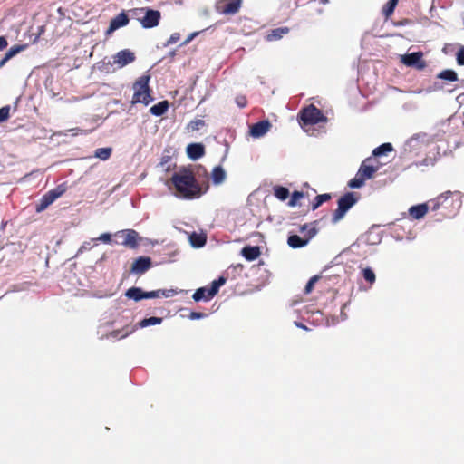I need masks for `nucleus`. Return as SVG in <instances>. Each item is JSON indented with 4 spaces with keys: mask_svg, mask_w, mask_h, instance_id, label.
I'll return each mask as SVG.
<instances>
[{
    "mask_svg": "<svg viewBox=\"0 0 464 464\" xmlns=\"http://www.w3.org/2000/svg\"><path fill=\"white\" fill-rule=\"evenodd\" d=\"M364 178H362L358 172L356 173L355 177L349 180L348 186L351 188H362L365 183Z\"/></svg>",
    "mask_w": 464,
    "mask_h": 464,
    "instance_id": "33",
    "label": "nucleus"
},
{
    "mask_svg": "<svg viewBox=\"0 0 464 464\" xmlns=\"http://www.w3.org/2000/svg\"><path fill=\"white\" fill-rule=\"evenodd\" d=\"M304 197V193L301 191H294L291 195V198L288 202L289 207H295L297 204V201L301 199Z\"/></svg>",
    "mask_w": 464,
    "mask_h": 464,
    "instance_id": "37",
    "label": "nucleus"
},
{
    "mask_svg": "<svg viewBox=\"0 0 464 464\" xmlns=\"http://www.w3.org/2000/svg\"><path fill=\"white\" fill-rule=\"evenodd\" d=\"M226 283V278L224 276H219L218 279L214 280L211 283L209 288H208V298H213L219 291V288L224 285Z\"/></svg>",
    "mask_w": 464,
    "mask_h": 464,
    "instance_id": "21",
    "label": "nucleus"
},
{
    "mask_svg": "<svg viewBox=\"0 0 464 464\" xmlns=\"http://www.w3.org/2000/svg\"><path fill=\"white\" fill-rule=\"evenodd\" d=\"M116 236L122 237L121 244L130 248H136L138 246L139 234L133 229H124L116 233Z\"/></svg>",
    "mask_w": 464,
    "mask_h": 464,
    "instance_id": "10",
    "label": "nucleus"
},
{
    "mask_svg": "<svg viewBox=\"0 0 464 464\" xmlns=\"http://www.w3.org/2000/svg\"><path fill=\"white\" fill-rule=\"evenodd\" d=\"M207 296H208V287H199L195 291V293L192 295V298L194 299L195 302L208 301L211 299Z\"/></svg>",
    "mask_w": 464,
    "mask_h": 464,
    "instance_id": "29",
    "label": "nucleus"
},
{
    "mask_svg": "<svg viewBox=\"0 0 464 464\" xmlns=\"http://www.w3.org/2000/svg\"><path fill=\"white\" fill-rule=\"evenodd\" d=\"M95 241H102V243L109 244L111 241V234L103 233L99 237L94 238Z\"/></svg>",
    "mask_w": 464,
    "mask_h": 464,
    "instance_id": "46",
    "label": "nucleus"
},
{
    "mask_svg": "<svg viewBox=\"0 0 464 464\" xmlns=\"http://www.w3.org/2000/svg\"><path fill=\"white\" fill-rule=\"evenodd\" d=\"M236 102L240 108H244L246 105V99L244 96L236 98Z\"/></svg>",
    "mask_w": 464,
    "mask_h": 464,
    "instance_id": "51",
    "label": "nucleus"
},
{
    "mask_svg": "<svg viewBox=\"0 0 464 464\" xmlns=\"http://www.w3.org/2000/svg\"><path fill=\"white\" fill-rule=\"evenodd\" d=\"M437 78L449 81V82H456L459 80L458 73L452 70V69H446L441 71L438 75Z\"/></svg>",
    "mask_w": 464,
    "mask_h": 464,
    "instance_id": "25",
    "label": "nucleus"
},
{
    "mask_svg": "<svg viewBox=\"0 0 464 464\" xmlns=\"http://www.w3.org/2000/svg\"><path fill=\"white\" fill-rule=\"evenodd\" d=\"M307 228H308V224H304L303 226H301L300 231L304 232V231L307 230Z\"/></svg>",
    "mask_w": 464,
    "mask_h": 464,
    "instance_id": "57",
    "label": "nucleus"
},
{
    "mask_svg": "<svg viewBox=\"0 0 464 464\" xmlns=\"http://www.w3.org/2000/svg\"><path fill=\"white\" fill-rule=\"evenodd\" d=\"M456 60H457V63L459 65H464V46L461 45L457 53H456Z\"/></svg>",
    "mask_w": 464,
    "mask_h": 464,
    "instance_id": "44",
    "label": "nucleus"
},
{
    "mask_svg": "<svg viewBox=\"0 0 464 464\" xmlns=\"http://www.w3.org/2000/svg\"><path fill=\"white\" fill-rule=\"evenodd\" d=\"M189 241L192 246L202 247L206 244V237L194 232L190 235Z\"/></svg>",
    "mask_w": 464,
    "mask_h": 464,
    "instance_id": "28",
    "label": "nucleus"
},
{
    "mask_svg": "<svg viewBox=\"0 0 464 464\" xmlns=\"http://www.w3.org/2000/svg\"><path fill=\"white\" fill-rule=\"evenodd\" d=\"M321 3L324 4V5H326L329 3V0H321Z\"/></svg>",
    "mask_w": 464,
    "mask_h": 464,
    "instance_id": "59",
    "label": "nucleus"
},
{
    "mask_svg": "<svg viewBox=\"0 0 464 464\" xmlns=\"http://www.w3.org/2000/svg\"><path fill=\"white\" fill-rule=\"evenodd\" d=\"M338 322L335 318H333V324H335Z\"/></svg>",
    "mask_w": 464,
    "mask_h": 464,
    "instance_id": "62",
    "label": "nucleus"
},
{
    "mask_svg": "<svg viewBox=\"0 0 464 464\" xmlns=\"http://www.w3.org/2000/svg\"><path fill=\"white\" fill-rule=\"evenodd\" d=\"M144 299H150V298H158L160 297V290H154V291H144Z\"/></svg>",
    "mask_w": 464,
    "mask_h": 464,
    "instance_id": "45",
    "label": "nucleus"
},
{
    "mask_svg": "<svg viewBox=\"0 0 464 464\" xmlns=\"http://www.w3.org/2000/svg\"><path fill=\"white\" fill-rule=\"evenodd\" d=\"M135 59L136 56L132 51L130 49H124L116 53L108 61L104 59L101 69L106 72H110L115 70V68H113L114 66H116L117 69L123 68L124 66L133 63Z\"/></svg>",
    "mask_w": 464,
    "mask_h": 464,
    "instance_id": "2",
    "label": "nucleus"
},
{
    "mask_svg": "<svg viewBox=\"0 0 464 464\" xmlns=\"http://www.w3.org/2000/svg\"><path fill=\"white\" fill-rule=\"evenodd\" d=\"M133 12L141 26L145 29L154 28L160 24L161 14L158 10L142 7L134 9Z\"/></svg>",
    "mask_w": 464,
    "mask_h": 464,
    "instance_id": "4",
    "label": "nucleus"
},
{
    "mask_svg": "<svg viewBox=\"0 0 464 464\" xmlns=\"http://www.w3.org/2000/svg\"><path fill=\"white\" fill-rule=\"evenodd\" d=\"M144 291L140 287H130L125 292V296L129 299L134 300L135 302H139L144 299Z\"/></svg>",
    "mask_w": 464,
    "mask_h": 464,
    "instance_id": "23",
    "label": "nucleus"
},
{
    "mask_svg": "<svg viewBox=\"0 0 464 464\" xmlns=\"http://www.w3.org/2000/svg\"><path fill=\"white\" fill-rule=\"evenodd\" d=\"M325 120L326 118L322 111L313 104L304 108L299 112V121L302 126L314 125Z\"/></svg>",
    "mask_w": 464,
    "mask_h": 464,
    "instance_id": "6",
    "label": "nucleus"
},
{
    "mask_svg": "<svg viewBox=\"0 0 464 464\" xmlns=\"http://www.w3.org/2000/svg\"><path fill=\"white\" fill-rule=\"evenodd\" d=\"M295 324L298 327V328H301V329H304V330H308L307 326L304 325V324L302 323H298V322H295Z\"/></svg>",
    "mask_w": 464,
    "mask_h": 464,
    "instance_id": "56",
    "label": "nucleus"
},
{
    "mask_svg": "<svg viewBox=\"0 0 464 464\" xmlns=\"http://www.w3.org/2000/svg\"><path fill=\"white\" fill-rule=\"evenodd\" d=\"M227 178V173L221 166H216L211 172V179L214 185L222 184Z\"/></svg>",
    "mask_w": 464,
    "mask_h": 464,
    "instance_id": "20",
    "label": "nucleus"
},
{
    "mask_svg": "<svg viewBox=\"0 0 464 464\" xmlns=\"http://www.w3.org/2000/svg\"><path fill=\"white\" fill-rule=\"evenodd\" d=\"M150 79V77L149 75H143L135 82L133 84L134 94L132 103H143L148 105L154 100L150 95L149 86Z\"/></svg>",
    "mask_w": 464,
    "mask_h": 464,
    "instance_id": "3",
    "label": "nucleus"
},
{
    "mask_svg": "<svg viewBox=\"0 0 464 464\" xmlns=\"http://www.w3.org/2000/svg\"><path fill=\"white\" fill-rule=\"evenodd\" d=\"M174 55H175V51H172V52L169 53V56L170 57H173Z\"/></svg>",
    "mask_w": 464,
    "mask_h": 464,
    "instance_id": "60",
    "label": "nucleus"
},
{
    "mask_svg": "<svg viewBox=\"0 0 464 464\" xmlns=\"http://www.w3.org/2000/svg\"><path fill=\"white\" fill-rule=\"evenodd\" d=\"M26 46H27L26 44H16V45H14L5 53V55L9 59H12L15 55H17L19 53H21L22 51L25 50Z\"/></svg>",
    "mask_w": 464,
    "mask_h": 464,
    "instance_id": "34",
    "label": "nucleus"
},
{
    "mask_svg": "<svg viewBox=\"0 0 464 464\" xmlns=\"http://www.w3.org/2000/svg\"><path fill=\"white\" fill-rule=\"evenodd\" d=\"M189 319L191 320H198V319H202V318H205L206 317V314L204 313H199V312H192L190 314H189Z\"/></svg>",
    "mask_w": 464,
    "mask_h": 464,
    "instance_id": "50",
    "label": "nucleus"
},
{
    "mask_svg": "<svg viewBox=\"0 0 464 464\" xmlns=\"http://www.w3.org/2000/svg\"><path fill=\"white\" fill-rule=\"evenodd\" d=\"M425 134L417 133L411 136L409 140L404 143V150L405 151H413L420 148V143L423 141Z\"/></svg>",
    "mask_w": 464,
    "mask_h": 464,
    "instance_id": "15",
    "label": "nucleus"
},
{
    "mask_svg": "<svg viewBox=\"0 0 464 464\" xmlns=\"http://www.w3.org/2000/svg\"><path fill=\"white\" fill-rule=\"evenodd\" d=\"M170 182L175 188L174 195L181 199L198 198L205 193L192 170L186 168L173 173Z\"/></svg>",
    "mask_w": 464,
    "mask_h": 464,
    "instance_id": "1",
    "label": "nucleus"
},
{
    "mask_svg": "<svg viewBox=\"0 0 464 464\" xmlns=\"http://www.w3.org/2000/svg\"><path fill=\"white\" fill-rule=\"evenodd\" d=\"M52 203L48 201V199L43 196L40 202L36 205L35 210L36 212L40 213L46 209Z\"/></svg>",
    "mask_w": 464,
    "mask_h": 464,
    "instance_id": "40",
    "label": "nucleus"
},
{
    "mask_svg": "<svg viewBox=\"0 0 464 464\" xmlns=\"http://www.w3.org/2000/svg\"><path fill=\"white\" fill-rule=\"evenodd\" d=\"M198 34V33L197 32L190 34L188 37L181 44V45L188 44Z\"/></svg>",
    "mask_w": 464,
    "mask_h": 464,
    "instance_id": "52",
    "label": "nucleus"
},
{
    "mask_svg": "<svg viewBox=\"0 0 464 464\" xmlns=\"http://www.w3.org/2000/svg\"><path fill=\"white\" fill-rule=\"evenodd\" d=\"M428 210H429L428 205L426 203H422V204L411 206L409 208V214L414 219H420L427 214Z\"/></svg>",
    "mask_w": 464,
    "mask_h": 464,
    "instance_id": "16",
    "label": "nucleus"
},
{
    "mask_svg": "<svg viewBox=\"0 0 464 464\" xmlns=\"http://www.w3.org/2000/svg\"><path fill=\"white\" fill-rule=\"evenodd\" d=\"M439 208V204H435L433 207V210L437 209Z\"/></svg>",
    "mask_w": 464,
    "mask_h": 464,
    "instance_id": "61",
    "label": "nucleus"
},
{
    "mask_svg": "<svg viewBox=\"0 0 464 464\" xmlns=\"http://www.w3.org/2000/svg\"><path fill=\"white\" fill-rule=\"evenodd\" d=\"M242 256L248 261H254L260 256V248L257 246H246L241 250Z\"/></svg>",
    "mask_w": 464,
    "mask_h": 464,
    "instance_id": "18",
    "label": "nucleus"
},
{
    "mask_svg": "<svg viewBox=\"0 0 464 464\" xmlns=\"http://www.w3.org/2000/svg\"><path fill=\"white\" fill-rule=\"evenodd\" d=\"M398 2L399 0H389L382 7V14L385 17L391 16L393 14L394 9L398 5Z\"/></svg>",
    "mask_w": 464,
    "mask_h": 464,
    "instance_id": "31",
    "label": "nucleus"
},
{
    "mask_svg": "<svg viewBox=\"0 0 464 464\" xmlns=\"http://www.w3.org/2000/svg\"><path fill=\"white\" fill-rule=\"evenodd\" d=\"M169 109L168 101H161L150 109V112L154 116H162Z\"/></svg>",
    "mask_w": 464,
    "mask_h": 464,
    "instance_id": "24",
    "label": "nucleus"
},
{
    "mask_svg": "<svg viewBox=\"0 0 464 464\" xmlns=\"http://www.w3.org/2000/svg\"><path fill=\"white\" fill-rule=\"evenodd\" d=\"M320 279V276H312L309 281L307 282L305 287H304V293L305 294H310L313 289H314V286L315 285V283Z\"/></svg>",
    "mask_w": 464,
    "mask_h": 464,
    "instance_id": "38",
    "label": "nucleus"
},
{
    "mask_svg": "<svg viewBox=\"0 0 464 464\" xmlns=\"http://www.w3.org/2000/svg\"><path fill=\"white\" fill-rule=\"evenodd\" d=\"M271 123L267 120L260 121L253 124L250 128V135L254 138L263 137L271 128Z\"/></svg>",
    "mask_w": 464,
    "mask_h": 464,
    "instance_id": "12",
    "label": "nucleus"
},
{
    "mask_svg": "<svg viewBox=\"0 0 464 464\" xmlns=\"http://www.w3.org/2000/svg\"><path fill=\"white\" fill-rule=\"evenodd\" d=\"M10 59L5 54V56L0 60V68H2Z\"/></svg>",
    "mask_w": 464,
    "mask_h": 464,
    "instance_id": "55",
    "label": "nucleus"
},
{
    "mask_svg": "<svg viewBox=\"0 0 464 464\" xmlns=\"http://www.w3.org/2000/svg\"><path fill=\"white\" fill-rule=\"evenodd\" d=\"M377 171V168L373 166L367 165L365 161H362L358 173L364 178V179H370L373 177L374 173Z\"/></svg>",
    "mask_w": 464,
    "mask_h": 464,
    "instance_id": "22",
    "label": "nucleus"
},
{
    "mask_svg": "<svg viewBox=\"0 0 464 464\" xmlns=\"http://www.w3.org/2000/svg\"><path fill=\"white\" fill-rule=\"evenodd\" d=\"M129 21H130V19H129L128 15L124 12H121V14H119L118 15H116L114 18H112L111 20L109 28L107 30V34H111L114 31L118 30L119 28L127 25Z\"/></svg>",
    "mask_w": 464,
    "mask_h": 464,
    "instance_id": "13",
    "label": "nucleus"
},
{
    "mask_svg": "<svg viewBox=\"0 0 464 464\" xmlns=\"http://www.w3.org/2000/svg\"><path fill=\"white\" fill-rule=\"evenodd\" d=\"M92 248V246H91V243L90 242H84L81 247L78 249L77 251V254L75 255V256H77L78 255L83 253L84 251L86 250H89Z\"/></svg>",
    "mask_w": 464,
    "mask_h": 464,
    "instance_id": "49",
    "label": "nucleus"
},
{
    "mask_svg": "<svg viewBox=\"0 0 464 464\" xmlns=\"http://www.w3.org/2000/svg\"><path fill=\"white\" fill-rule=\"evenodd\" d=\"M289 31V28L286 26L275 28L266 35V40L267 42L278 41L287 34Z\"/></svg>",
    "mask_w": 464,
    "mask_h": 464,
    "instance_id": "17",
    "label": "nucleus"
},
{
    "mask_svg": "<svg viewBox=\"0 0 464 464\" xmlns=\"http://www.w3.org/2000/svg\"><path fill=\"white\" fill-rule=\"evenodd\" d=\"M152 266V261L150 256H139L136 258L130 267V273L134 275H142L148 271Z\"/></svg>",
    "mask_w": 464,
    "mask_h": 464,
    "instance_id": "11",
    "label": "nucleus"
},
{
    "mask_svg": "<svg viewBox=\"0 0 464 464\" xmlns=\"http://www.w3.org/2000/svg\"><path fill=\"white\" fill-rule=\"evenodd\" d=\"M170 160L171 159L169 156H162L160 159V162L158 164V167L164 171H169L170 169V165H169Z\"/></svg>",
    "mask_w": 464,
    "mask_h": 464,
    "instance_id": "39",
    "label": "nucleus"
},
{
    "mask_svg": "<svg viewBox=\"0 0 464 464\" xmlns=\"http://www.w3.org/2000/svg\"><path fill=\"white\" fill-rule=\"evenodd\" d=\"M274 194L278 199L284 201L289 197V189L283 186H275Z\"/></svg>",
    "mask_w": 464,
    "mask_h": 464,
    "instance_id": "32",
    "label": "nucleus"
},
{
    "mask_svg": "<svg viewBox=\"0 0 464 464\" xmlns=\"http://www.w3.org/2000/svg\"><path fill=\"white\" fill-rule=\"evenodd\" d=\"M362 276H363V278H364L367 282H369V283H371V284H372V283H374V282H375V279H376V277H375V274H374V272L372 271V268H370V267H366V268H364V269L362 270Z\"/></svg>",
    "mask_w": 464,
    "mask_h": 464,
    "instance_id": "36",
    "label": "nucleus"
},
{
    "mask_svg": "<svg viewBox=\"0 0 464 464\" xmlns=\"http://www.w3.org/2000/svg\"><path fill=\"white\" fill-rule=\"evenodd\" d=\"M331 198V196L329 194H321L314 198V201L312 205V209L315 210L318 208L323 203L326 202Z\"/></svg>",
    "mask_w": 464,
    "mask_h": 464,
    "instance_id": "35",
    "label": "nucleus"
},
{
    "mask_svg": "<svg viewBox=\"0 0 464 464\" xmlns=\"http://www.w3.org/2000/svg\"><path fill=\"white\" fill-rule=\"evenodd\" d=\"M423 53L421 52H413L401 56V62L409 67L418 70H423L426 63L422 60Z\"/></svg>",
    "mask_w": 464,
    "mask_h": 464,
    "instance_id": "9",
    "label": "nucleus"
},
{
    "mask_svg": "<svg viewBox=\"0 0 464 464\" xmlns=\"http://www.w3.org/2000/svg\"><path fill=\"white\" fill-rule=\"evenodd\" d=\"M242 5V0H219L216 4V10L225 15L236 14Z\"/></svg>",
    "mask_w": 464,
    "mask_h": 464,
    "instance_id": "7",
    "label": "nucleus"
},
{
    "mask_svg": "<svg viewBox=\"0 0 464 464\" xmlns=\"http://www.w3.org/2000/svg\"><path fill=\"white\" fill-rule=\"evenodd\" d=\"M358 201V198L355 197L353 192H347L343 196H342L337 201V209L334 211V216L332 218V222L336 224L341 219L343 218L347 211L353 208L356 202Z\"/></svg>",
    "mask_w": 464,
    "mask_h": 464,
    "instance_id": "5",
    "label": "nucleus"
},
{
    "mask_svg": "<svg viewBox=\"0 0 464 464\" xmlns=\"http://www.w3.org/2000/svg\"><path fill=\"white\" fill-rule=\"evenodd\" d=\"M112 152V149L110 147L99 148L95 150L94 156L102 160H107Z\"/></svg>",
    "mask_w": 464,
    "mask_h": 464,
    "instance_id": "30",
    "label": "nucleus"
},
{
    "mask_svg": "<svg viewBox=\"0 0 464 464\" xmlns=\"http://www.w3.org/2000/svg\"><path fill=\"white\" fill-rule=\"evenodd\" d=\"M186 150L188 157L192 160H197L205 154V147L202 143H190Z\"/></svg>",
    "mask_w": 464,
    "mask_h": 464,
    "instance_id": "14",
    "label": "nucleus"
},
{
    "mask_svg": "<svg viewBox=\"0 0 464 464\" xmlns=\"http://www.w3.org/2000/svg\"><path fill=\"white\" fill-rule=\"evenodd\" d=\"M66 185L60 184L56 188L49 190L44 195L50 203H53L58 198H60L66 191Z\"/></svg>",
    "mask_w": 464,
    "mask_h": 464,
    "instance_id": "19",
    "label": "nucleus"
},
{
    "mask_svg": "<svg viewBox=\"0 0 464 464\" xmlns=\"http://www.w3.org/2000/svg\"><path fill=\"white\" fill-rule=\"evenodd\" d=\"M179 33H173L170 37L169 38L167 44H165L166 46L167 45H169V44H176L179 40Z\"/></svg>",
    "mask_w": 464,
    "mask_h": 464,
    "instance_id": "48",
    "label": "nucleus"
},
{
    "mask_svg": "<svg viewBox=\"0 0 464 464\" xmlns=\"http://www.w3.org/2000/svg\"><path fill=\"white\" fill-rule=\"evenodd\" d=\"M316 234H317V229L314 226L313 227H311L310 229L307 230V234H306L305 237H301L296 234L289 235L288 238H287V244L292 248L304 247L309 243V241L314 237H315Z\"/></svg>",
    "mask_w": 464,
    "mask_h": 464,
    "instance_id": "8",
    "label": "nucleus"
},
{
    "mask_svg": "<svg viewBox=\"0 0 464 464\" xmlns=\"http://www.w3.org/2000/svg\"><path fill=\"white\" fill-rule=\"evenodd\" d=\"M8 45L7 39L5 36H0V51L5 49Z\"/></svg>",
    "mask_w": 464,
    "mask_h": 464,
    "instance_id": "53",
    "label": "nucleus"
},
{
    "mask_svg": "<svg viewBox=\"0 0 464 464\" xmlns=\"http://www.w3.org/2000/svg\"><path fill=\"white\" fill-rule=\"evenodd\" d=\"M134 330H130V331H126L123 334L120 335L121 334V331H113L111 335L114 338H118V339H123L125 337H127L129 334H130Z\"/></svg>",
    "mask_w": 464,
    "mask_h": 464,
    "instance_id": "47",
    "label": "nucleus"
},
{
    "mask_svg": "<svg viewBox=\"0 0 464 464\" xmlns=\"http://www.w3.org/2000/svg\"><path fill=\"white\" fill-rule=\"evenodd\" d=\"M105 258H106V255H105V254H103V255L102 256V257H101V258H100L96 263H97V264H98V263H101V262H102L103 260H105Z\"/></svg>",
    "mask_w": 464,
    "mask_h": 464,
    "instance_id": "58",
    "label": "nucleus"
},
{
    "mask_svg": "<svg viewBox=\"0 0 464 464\" xmlns=\"http://www.w3.org/2000/svg\"><path fill=\"white\" fill-rule=\"evenodd\" d=\"M392 150L393 148L391 143H383L373 150L372 155L375 157H381L386 155L388 152L392 151Z\"/></svg>",
    "mask_w": 464,
    "mask_h": 464,
    "instance_id": "27",
    "label": "nucleus"
},
{
    "mask_svg": "<svg viewBox=\"0 0 464 464\" xmlns=\"http://www.w3.org/2000/svg\"><path fill=\"white\" fill-rule=\"evenodd\" d=\"M205 125V121L203 120L198 119L195 121H191L188 124V129L191 130H198L201 127Z\"/></svg>",
    "mask_w": 464,
    "mask_h": 464,
    "instance_id": "41",
    "label": "nucleus"
},
{
    "mask_svg": "<svg viewBox=\"0 0 464 464\" xmlns=\"http://www.w3.org/2000/svg\"><path fill=\"white\" fill-rule=\"evenodd\" d=\"M10 106L6 105L0 108V123L6 121L9 118Z\"/></svg>",
    "mask_w": 464,
    "mask_h": 464,
    "instance_id": "43",
    "label": "nucleus"
},
{
    "mask_svg": "<svg viewBox=\"0 0 464 464\" xmlns=\"http://www.w3.org/2000/svg\"><path fill=\"white\" fill-rule=\"evenodd\" d=\"M347 304H347V303H345V304L343 305V307H342V310H341V320H342V321H345V320L347 319V317H348V316H347V314H346V313L344 312V309L346 308Z\"/></svg>",
    "mask_w": 464,
    "mask_h": 464,
    "instance_id": "54",
    "label": "nucleus"
},
{
    "mask_svg": "<svg viewBox=\"0 0 464 464\" xmlns=\"http://www.w3.org/2000/svg\"><path fill=\"white\" fill-rule=\"evenodd\" d=\"M162 321H163V319L161 317H156V316L144 318L138 323L136 327L145 328V327H148L150 325H157V324H160L162 323Z\"/></svg>",
    "mask_w": 464,
    "mask_h": 464,
    "instance_id": "26",
    "label": "nucleus"
},
{
    "mask_svg": "<svg viewBox=\"0 0 464 464\" xmlns=\"http://www.w3.org/2000/svg\"><path fill=\"white\" fill-rule=\"evenodd\" d=\"M185 290H177V289H167V290H161L160 289V296L163 297H171L179 293H184Z\"/></svg>",
    "mask_w": 464,
    "mask_h": 464,
    "instance_id": "42",
    "label": "nucleus"
}]
</instances>
